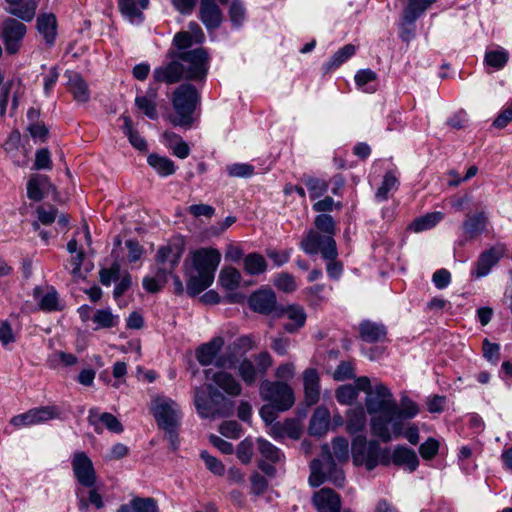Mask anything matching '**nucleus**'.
I'll list each match as a JSON object with an SVG mask.
<instances>
[{"label":"nucleus","instance_id":"nucleus-42","mask_svg":"<svg viewBox=\"0 0 512 512\" xmlns=\"http://www.w3.org/2000/svg\"><path fill=\"white\" fill-rule=\"evenodd\" d=\"M499 261V255L496 253L494 249H490L488 251L483 252L476 265V269L473 271V275L476 278H481L486 276L491 268Z\"/></svg>","mask_w":512,"mask_h":512},{"label":"nucleus","instance_id":"nucleus-29","mask_svg":"<svg viewBox=\"0 0 512 512\" xmlns=\"http://www.w3.org/2000/svg\"><path fill=\"white\" fill-rule=\"evenodd\" d=\"M156 100L157 90L150 88L147 93L136 96L135 106L148 118L156 119L158 116Z\"/></svg>","mask_w":512,"mask_h":512},{"label":"nucleus","instance_id":"nucleus-18","mask_svg":"<svg viewBox=\"0 0 512 512\" xmlns=\"http://www.w3.org/2000/svg\"><path fill=\"white\" fill-rule=\"evenodd\" d=\"M198 17L208 30L219 28L223 20L222 11L215 0H200Z\"/></svg>","mask_w":512,"mask_h":512},{"label":"nucleus","instance_id":"nucleus-58","mask_svg":"<svg viewBox=\"0 0 512 512\" xmlns=\"http://www.w3.org/2000/svg\"><path fill=\"white\" fill-rule=\"evenodd\" d=\"M273 283L278 290L285 293H291L297 288L294 276L286 272L279 273Z\"/></svg>","mask_w":512,"mask_h":512},{"label":"nucleus","instance_id":"nucleus-7","mask_svg":"<svg viewBox=\"0 0 512 512\" xmlns=\"http://www.w3.org/2000/svg\"><path fill=\"white\" fill-rule=\"evenodd\" d=\"M259 392L261 398L273 404L278 411L289 410L295 402L292 388L281 381H264L260 385Z\"/></svg>","mask_w":512,"mask_h":512},{"label":"nucleus","instance_id":"nucleus-24","mask_svg":"<svg viewBox=\"0 0 512 512\" xmlns=\"http://www.w3.org/2000/svg\"><path fill=\"white\" fill-rule=\"evenodd\" d=\"M68 90L72 93L74 99L78 102H87L90 98L88 85L82 76L75 71H66Z\"/></svg>","mask_w":512,"mask_h":512},{"label":"nucleus","instance_id":"nucleus-35","mask_svg":"<svg viewBox=\"0 0 512 512\" xmlns=\"http://www.w3.org/2000/svg\"><path fill=\"white\" fill-rule=\"evenodd\" d=\"M283 314L293 322L284 325V329L287 332L294 333L305 325L307 315L302 306L296 304L289 305L283 310Z\"/></svg>","mask_w":512,"mask_h":512},{"label":"nucleus","instance_id":"nucleus-62","mask_svg":"<svg viewBox=\"0 0 512 512\" xmlns=\"http://www.w3.org/2000/svg\"><path fill=\"white\" fill-rule=\"evenodd\" d=\"M227 172L231 177L248 178L254 174V167L247 163H234L227 166Z\"/></svg>","mask_w":512,"mask_h":512},{"label":"nucleus","instance_id":"nucleus-15","mask_svg":"<svg viewBox=\"0 0 512 512\" xmlns=\"http://www.w3.org/2000/svg\"><path fill=\"white\" fill-rule=\"evenodd\" d=\"M72 470L79 484L92 488L96 483V472L91 459L84 452H76L72 458Z\"/></svg>","mask_w":512,"mask_h":512},{"label":"nucleus","instance_id":"nucleus-60","mask_svg":"<svg viewBox=\"0 0 512 512\" xmlns=\"http://www.w3.org/2000/svg\"><path fill=\"white\" fill-rule=\"evenodd\" d=\"M245 7L240 0H233L230 9H229V17L230 21L234 26L240 27L245 20Z\"/></svg>","mask_w":512,"mask_h":512},{"label":"nucleus","instance_id":"nucleus-4","mask_svg":"<svg viewBox=\"0 0 512 512\" xmlns=\"http://www.w3.org/2000/svg\"><path fill=\"white\" fill-rule=\"evenodd\" d=\"M175 115L170 117L174 126L191 128L195 118L194 112L200 102V95L191 84H182L175 89L171 98Z\"/></svg>","mask_w":512,"mask_h":512},{"label":"nucleus","instance_id":"nucleus-45","mask_svg":"<svg viewBox=\"0 0 512 512\" xmlns=\"http://www.w3.org/2000/svg\"><path fill=\"white\" fill-rule=\"evenodd\" d=\"M233 368L237 369L238 375L249 386L253 385L260 376L255 364L248 358L242 359L237 366L234 364Z\"/></svg>","mask_w":512,"mask_h":512},{"label":"nucleus","instance_id":"nucleus-10","mask_svg":"<svg viewBox=\"0 0 512 512\" xmlns=\"http://www.w3.org/2000/svg\"><path fill=\"white\" fill-rule=\"evenodd\" d=\"M301 249L309 255L321 253L324 259H336L338 253L336 242L331 235H321L316 230H309L300 243Z\"/></svg>","mask_w":512,"mask_h":512},{"label":"nucleus","instance_id":"nucleus-9","mask_svg":"<svg viewBox=\"0 0 512 512\" xmlns=\"http://www.w3.org/2000/svg\"><path fill=\"white\" fill-rule=\"evenodd\" d=\"M224 345L222 337H214L209 342L200 345L196 350V359L202 366L211 364L219 368L234 367V356L218 355Z\"/></svg>","mask_w":512,"mask_h":512},{"label":"nucleus","instance_id":"nucleus-54","mask_svg":"<svg viewBox=\"0 0 512 512\" xmlns=\"http://www.w3.org/2000/svg\"><path fill=\"white\" fill-rule=\"evenodd\" d=\"M124 120V133L129 138L130 143L138 150H146L147 144L143 137L132 128L131 119L128 116H123Z\"/></svg>","mask_w":512,"mask_h":512},{"label":"nucleus","instance_id":"nucleus-61","mask_svg":"<svg viewBox=\"0 0 512 512\" xmlns=\"http://www.w3.org/2000/svg\"><path fill=\"white\" fill-rule=\"evenodd\" d=\"M358 387L351 385H343L336 391V399L341 404H350L356 400L358 396Z\"/></svg>","mask_w":512,"mask_h":512},{"label":"nucleus","instance_id":"nucleus-32","mask_svg":"<svg viewBox=\"0 0 512 512\" xmlns=\"http://www.w3.org/2000/svg\"><path fill=\"white\" fill-rule=\"evenodd\" d=\"M37 30L48 45H52L57 36V21L54 14H41L37 18Z\"/></svg>","mask_w":512,"mask_h":512},{"label":"nucleus","instance_id":"nucleus-63","mask_svg":"<svg viewBox=\"0 0 512 512\" xmlns=\"http://www.w3.org/2000/svg\"><path fill=\"white\" fill-rule=\"evenodd\" d=\"M315 226L318 230L322 231L324 235H331L335 233V225L333 218L327 214H320L315 218Z\"/></svg>","mask_w":512,"mask_h":512},{"label":"nucleus","instance_id":"nucleus-64","mask_svg":"<svg viewBox=\"0 0 512 512\" xmlns=\"http://www.w3.org/2000/svg\"><path fill=\"white\" fill-rule=\"evenodd\" d=\"M237 458L241 461L243 464L250 463L253 455V443L249 439H244L241 441L236 450Z\"/></svg>","mask_w":512,"mask_h":512},{"label":"nucleus","instance_id":"nucleus-12","mask_svg":"<svg viewBox=\"0 0 512 512\" xmlns=\"http://www.w3.org/2000/svg\"><path fill=\"white\" fill-rule=\"evenodd\" d=\"M166 60L165 63L154 69V80L159 83L174 84L185 79L184 64L178 59V52L169 50Z\"/></svg>","mask_w":512,"mask_h":512},{"label":"nucleus","instance_id":"nucleus-11","mask_svg":"<svg viewBox=\"0 0 512 512\" xmlns=\"http://www.w3.org/2000/svg\"><path fill=\"white\" fill-rule=\"evenodd\" d=\"M61 409L56 405H48L32 408L25 413L13 416L10 424L17 429L40 425L50 420L60 418Z\"/></svg>","mask_w":512,"mask_h":512},{"label":"nucleus","instance_id":"nucleus-53","mask_svg":"<svg viewBox=\"0 0 512 512\" xmlns=\"http://www.w3.org/2000/svg\"><path fill=\"white\" fill-rule=\"evenodd\" d=\"M168 276L163 271L157 269L154 277H145L143 279V287L150 293L159 292L167 283Z\"/></svg>","mask_w":512,"mask_h":512},{"label":"nucleus","instance_id":"nucleus-27","mask_svg":"<svg viewBox=\"0 0 512 512\" xmlns=\"http://www.w3.org/2000/svg\"><path fill=\"white\" fill-rule=\"evenodd\" d=\"M33 296L38 301L39 308L43 311L51 312L60 309L58 293L53 287H47L46 290L35 287Z\"/></svg>","mask_w":512,"mask_h":512},{"label":"nucleus","instance_id":"nucleus-38","mask_svg":"<svg viewBox=\"0 0 512 512\" xmlns=\"http://www.w3.org/2000/svg\"><path fill=\"white\" fill-rule=\"evenodd\" d=\"M360 337L362 340L373 343L381 341L386 336V328L382 324L371 321H364L359 326Z\"/></svg>","mask_w":512,"mask_h":512},{"label":"nucleus","instance_id":"nucleus-44","mask_svg":"<svg viewBox=\"0 0 512 512\" xmlns=\"http://www.w3.org/2000/svg\"><path fill=\"white\" fill-rule=\"evenodd\" d=\"M267 267L265 258L259 253H250L243 259V268L249 275H260L267 270Z\"/></svg>","mask_w":512,"mask_h":512},{"label":"nucleus","instance_id":"nucleus-14","mask_svg":"<svg viewBox=\"0 0 512 512\" xmlns=\"http://www.w3.org/2000/svg\"><path fill=\"white\" fill-rule=\"evenodd\" d=\"M26 31V26L14 18H8L4 21L1 39L8 54L19 52Z\"/></svg>","mask_w":512,"mask_h":512},{"label":"nucleus","instance_id":"nucleus-36","mask_svg":"<svg viewBox=\"0 0 512 512\" xmlns=\"http://www.w3.org/2000/svg\"><path fill=\"white\" fill-rule=\"evenodd\" d=\"M117 512H159V509L154 498L134 497L128 504L121 505Z\"/></svg>","mask_w":512,"mask_h":512},{"label":"nucleus","instance_id":"nucleus-21","mask_svg":"<svg viewBox=\"0 0 512 512\" xmlns=\"http://www.w3.org/2000/svg\"><path fill=\"white\" fill-rule=\"evenodd\" d=\"M89 423L94 427L97 433H101L103 426L113 433L123 432V426L120 421L111 413H100L98 409H90L88 415Z\"/></svg>","mask_w":512,"mask_h":512},{"label":"nucleus","instance_id":"nucleus-1","mask_svg":"<svg viewBox=\"0 0 512 512\" xmlns=\"http://www.w3.org/2000/svg\"><path fill=\"white\" fill-rule=\"evenodd\" d=\"M357 387L365 393V408L370 415L371 433L382 442L398 439L403 431V420L414 418L420 412L416 402L408 397L398 403L392 391L382 382L362 376L357 379Z\"/></svg>","mask_w":512,"mask_h":512},{"label":"nucleus","instance_id":"nucleus-50","mask_svg":"<svg viewBox=\"0 0 512 512\" xmlns=\"http://www.w3.org/2000/svg\"><path fill=\"white\" fill-rule=\"evenodd\" d=\"M93 322L100 328H112L118 325L119 317L113 315L110 309L97 310L92 318Z\"/></svg>","mask_w":512,"mask_h":512},{"label":"nucleus","instance_id":"nucleus-56","mask_svg":"<svg viewBox=\"0 0 512 512\" xmlns=\"http://www.w3.org/2000/svg\"><path fill=\"white\" fill-rule=\"evenodd\" d=\"M47 179L42 176L32 177L27 183V196L34 201H40L43 198L42 187Z\"/></svg>","mask_w":512,"mask_h":512},{"label":"nucleus","instance_id":"nucleus-3","mask_svg":"<svg viewBox=\"0 0 512 512\" xmlns=\"http://www.w3.org/2000/svg\"><path fill=\"white\" fill-rule=\"evenodd\" d=\"M191 259L193 270L188 274L187 293L196 296L213 283L221 255L217 249L201 248L192 253Z\"/></svg>","mask_w":512,"mask_h":512},{"label":"nucleus","instance_id":"nucleus-2","mask_svg":"<svg viewBox=\"0 0 512 512\" xmlns=\"http://www.w3.org/2000/svg\"><path fill=\"white\" fill-rule=\"evenodd\" d=\"M331 453L328 445L322 446V460L314 459L310 463L309 483L313 487L320 486L325 481H330L337 487H342L345 482L343 471L336 466L334 458L339 463L349 459V443L344 437H336L332 442Z\"/></svg>","mask_w":512,"mask_h":512},{"label":"nucleus","instance_id":"nucleus-5","mask_svg":"<svg viewBox=\"0 0 512 512\" xmlns=\"http://www.w3.org/2000/svg\"><path fill=\"white\" fill-rule=\"evenodd\" d=\"M351 454L353 463L356 466H365L371 471L379 464L388 466L390 464V451L382 449L377 440L367 441L365 436H356L352 440Z\"/></svg>","mask_w":512,"mask_h":512},{"label":"nucleus","instance_id":"nucleus-47","mask_svg":"<svg viewBox=\"0 0 512 512\" xmlns=\"http://www.w3.org/2000/svg\"><path fill=\"white\" fill-rule=\"evenodd\" d=\"M241 280V273L234 267L223 268L219 274V283L226 290H235Z\"/></svg>","mask_w":512,"mask_h":512},{"label":"nucleus","instance_id":"nucleus-49","mask_svg":"<svg viewBox=\"0 0 512 512\" xmlns=\"http://www.w3.org/2000/svg\"><path fill=\"white\" fill-rule=\"evenodd\" d=\"M398 185L399 181L397 175L392 171L387 172L383 177L381 186L376 191V199L378 201L387 200L389 192L395 191L398 188Z\"/></svg>","mask_w":512,"mask_h":512},{"label":"nucleus","instance_id":"nucleus-34","mask_svg":"<svg viewBox=\"0 0 512 512\" xmlns=\"http://www.w3.org/2000/svg\"><path fill=\"white\" fill-rule=\"evenodd\" d=\"M436 0H407L403 10V21L413 24Z\"/></svg>","mask_w":512,"mask_h":512},{"label":"nucleus","instance_id":"nucleus-17","mask_svg":"<svg viewBox=\"0 0 512 512\" xmlns=\"http://www.w3.org/2000/svg\"><path fill=\"white\" fill-rule=\"evenodd\" d=\"M248 304L254 312L269 315L276 310L277 299L272 289L262 288L250 295Z\"/></svg>","mask_w":512,"mask_h":512},{"label":"nucleus","instance_id":"nucleus-46","mask_svg":"<svg viewBox=\"0 0 512 512\" xmlns=\"http://www.w3.org/2000/svg\"><path fill=\"white\" fill-rule=\"evenodd\" d=\"M194 403L198 413L204 418H214L217 414V409L211 404V400L207 397L205 392L197 389L195 392Z\"/></svg>","mask_w":512,"mask_h":512},{"label":"nucleus","instance_id":"nucleus-41","mask_svg":"<svg viewBox=\"0 0 512 512\" xmlns=\"http://www.w3.org/2000/svg\"><path fill=\"white\" fill-rule=\"evenodd\" d=\"M356 53V47L353 44H347L337 50L328 62L323 65L325 73L331 72L345 63Z\"/></svg>","mask_w":512,"mask_h":512},{"label":"nucleus","instance_id":"nucleus-25","mask_svg":"<svg viewBox=\"0 0 512 512\" xmlns=\"http://www.w3.org/2000/svg\"><path fill=\"white\" fill-rule=\"evenodd\" d=\"M390 463L397 466H403L410 472H413L419 465V459L414 450L398 445L390 455Z\"/></svg>","mask_w":512,"mask_h":512},{"label":"nucleus","instance_id":"nucleus-37","mask_svg":"<svg viewBox=\"0 0 512 512\" xmlns=\"http://www.w3.org/2000/svg\"><path fill=\"white\" fill-rule=\"evenodd\" d=\"M149 0H119L122 14L131 22L142 21V9L148 7Z\"/></svg>","mask_w":512,"mask_h":512},{"label":"nucleus","instance_id":"nucleus-19","mask_svg":"<svg viewBox=\"0 0 512 512\" xmlns=\"http://www.w3.org/2000/svg\"><path fill=\"white\" fill-rule=\"evenodd\" d=\"M207 379H211L217 387L222 389L226 394L236 397L242 392L239 381L229 372L218 371L212 372L210 369L205 370Z\"/></svg>","mask_w":512,"mask_h":512},{"label":"nucleus","instance_id":"nucleus-20","mask_svg":"<svg viewBox=\"0 0 512 512\" xmlns=\"http://www.w3.org/2000/svg\"><path fill=\"white\" fill-rule=\"evenodd\" d=\"M488 225V216L485 211L467 214L462 223V233L465 240H472L484 233Z\"/></svg>","mask_w":512,"mask_h":512},{"label":"nucleus","instance_id":"nucleus-48","mask_svg":"<svg viewBox=\"0 0 512 512\" xmlns=\"http://www.w3.org/2000/svg\"><path fill=\"white\" fill-rule=\"evenodd\" d=\"M509 60V53L504 48H497L490 50L485 53L484 63L485 65L495 69H502Z\"/></svg>","mask_w":512,"mask_h":512},{"label":"nucleus","instance_id":"nucleus-26","mask_svg":"<svg viewBox=\"0 0 512 512\" xmlns=\"http://www.w3.org/2000/svg\"><path fill=\"white\" fill-rule=\"evenodd\" d=\"M268 434L274 439L289 437L298 439L301 435V427L295 419H285L282 422H275L269 427Z\"/></svg>","mask_w":512,"mask_h":512},{"label":"nucleus","instance_id":"nucleus-55","mask_svg":"<svg viewBox=\"0 0 512 512\" xmlns=\"http://www.w3.org/2000/svg\"><path fill=\"white\" fill-rule=\"evenodd\" d=\"M304 183L309 191L311 199L321 197L328 190V182L316 177H308Z\"/></svg>","mask_w":512,"mask_h":512},{"label":"nucleus","instance_id":"nucleus-31","mask_svg":"<svg viewBox=\"0 0 512 512\" xmlns=\"http://www.w3.org/2000/svg\"><path fill=\"white\" fill-rule=\"evenodd\" d=\"M76 497L78 500V509L80 512H88L90 505L95 506V508L97 509H101L104 506L102 496L94 488V486L92 488H89V491L87 493L84 490V488H77Z\"/></svg>","mask_w":512,"mask_h":512},{"label":"nucleus","instance_id":"nucleus-30","mask_svg":"<svg viewBox=\"0 0 512 512\" xmlns=\"http://www.w3.org/2000/svg\"><path fill=\"white\" fill-rule=\"evenodd\" d=\"M330 424V412L326 407L319 406L315 409L309 425L311 435L322 436L327 433Z\"/></svg>","mask_w":512,"mask_h":512},{"label":"nucleus","instance_id":"nucleus-43","mask_svg":"<svg viewBox=\"0 0 512 512\" xmlns=\"http://www.w3.org/2000/svg\"><path fill=\"white\" fill-rule=\"evenodd\" d=\"M147 162L162 177L172 175L176 171L174 162L165 156L150 154Z\"/></svg>","mask_w":512,"mask_h":512},{"label":"nucleus","instance_id":"nucleus-28","mask_svg":"<svg viewBox=\"0 0 512 512\" xmlns=\"http://www.w3.org/2000/svg\"><path fill=\"white\" fill-rule=\"evenodd\" d=\"M303 383L307 404H315L320 394L318 372L313 368L306 369L303 373Z\"/></svg>","mask_w":512,"mask_h":512},{"label":"nucleus","instance_id":"nucleus-52","mask_svg":"<svg viewBox=\"0 0 512 512\" xmlns=\"http://www.w3.org/2000/svg\"><path fill=\"white\" fill-rule=\"evenodd\" d=\"M11 7L8 9V12L16 17L24 21H31L36 12L37 3L35 1H29L24 5L20 6V3L17 5H10Z\"/></svg>","mask_w":512,"mask_h":512},{"label":"nucleus","instance_id":"nucleus-57","mask_svg":"<svg viewBox=\"0 0 512 512\" xmlns=\"http://www.w3.org/2000/svg\"><path fill=\"white\" fill-rule=\"evenodd\" d=\"M172 45L173 48H171L170 50H175L176 52H183L190 51L189 48L197 44L196 42H194V38L192 37L191 34H188L185 31H180L174 35Z\"/></svg>","mask_w":512,"mask_h":512},{"label":"nucleus","instance_id":"nucleus-39","mask_svg":"<svg viewBox=\"0 0 512 512\" xmlns=\"http://www.w3.org/2000/svg\"><path fill=\"white\" fill-rule=\"evenodd\" d=\"M366 414L362 407L349 409L346 415V430L349 434H356L365 429Z\"/></svg>","mask_w":512,"mask_h":512},{"label":"nucleus","instance_id":"nucleus-8","mask_svg":"<svg viewBox=\"0 0 512 512\" xmlns=\"http://www.w3.org/2000/svg\"><path fill=\"white\" fill-rule=\"evenodd\" d=\"M150 410L160 428L179 426L182 413L179 405L171 398L165 396L154 397Z\"/></svg>","mask_w":512,"mask_h":512},{"label":"nucleus","instance_id":"nucleus-40","mask_svg":"<svg viewBox=\"0 0 512 512\" xmlns=\"http://www.w3.org/2000/svg\"><path fill=\"white\" fill-rule=\"evenodd\" d=\"M443 218L444 214L440 211L430 212L414 219L409 229L415 233L426 231L435 227Z\"/></svg>","mask_w":512,"mask_h":512},{"label":"nucleus","instance_id":"nucleus-51","mask_svg":"<svg viewBox=\"0 0 512 512\" xmlns=\"http://www.w3.org/2000/svg\"><path fill=\"white\" fill-rule=\"evenodd\" d=\"M356 85L362 89L364 92L372 93L376 90L375 86L370 85L372 82H375L377 79V75L371 69H363L359 70L355 77Z\"/></svg>","mask_w":512,"mask_h":512},{"label":"nucleus","instance_id":"nucleus-59","mask_svg":"<svg viewBox=\"0 0 512 512\" xmlns=\"http://www.w3.org/2000/svg\"><path fill=\"white\" fill-rule=\"evenodd\" d=\"M200 457L206 468L216 476H223L225 473L224 464L216 457L210 455L207 451H202Z\"/></svg>","mask_w":512,"mask_h":512},{"label":"nucleus","instance_id":"nucleus-33","mask_svg":"<svg viewBox=\"0 0 512 512\" xmlns=\"http://www.w3.org/2000/svg\"><path fill=\"white\" fill-rule=\"evenodd\" d=\"M162 138L163 143L172 151L173 155L180 159H185L189 156L190 147L181 136L172 131H166L163 133Z\"/></svg>","mask_w":512,"mask_h":512},{"label":"nucleus","instance_id":"nucleus-16","mask_svg":"<svg viewBox=\"0 0 512 512\" xmlns=\"http://www.w3.org/2000/svg\"><path fill=\"white\" fill-rule=\"evenodd\" d=\"M257 449L262 458L258 464L259 469L266 475L273 477L276 470L272 464L282 462L284 459L283 453L279 448L263 438L257 439Z\"/></svg>","mask_w":512,"mask_h":512},{"label":"nucleus","instance_id":"nucleus-6","mask_svg":"<svg viewBox=\"0 0 512 512\" xmlns=\"http://www.w3.org/2000/svg\"><path fill=\"white\" fill-rule=\"evenodd\" d=\"M178 59L184 64L186 80L205 81L210 67V56L206 49L199 47L178 52Z\"/></svg>","mask_w":512,"mask_h":512},{"label":"nucleus","instance_id":"nucleus-23","mask_svg":"<svg viewBox=\"0 0 512 512\" xmlns=\"http://www.w3.org/2000/svg\"><path fill=\"white\" fill-rule=\"evenodd\" d=\"M25 87L18 79L11 80L1 91L0 115H4L8 102L11 101V109L14 111L19 105V100L24 95Z\"/></svg>","mask_w":512,"mask_h":512},{"label":"nucleus","instance_id":"nucleus-22","mask_svg":"<svg viewBox=\"0 0 512 512\" xmlns=\"http://www.w3.org/2000/svg\"><path fill=\"white\" fill-rule=\"evenodd\" d=\"M312 500L318 512H340L341 498L330 488L315 492Z\"/></svg>","mask_w":512,"mask_h":512},{"label":"nucleus","instance_id":"nucleus-13","mask_svg":"<svg viewBox=\"0 0 512 512\" xmlns=\"http://www.w3.org/2000/svg\"><path fill=\"white\" fill-rule=\"evenodd\" d=\"M184 252V243L181 239L169 242L161 246L156 253V269L171 275L180 262Z\"/></svg>","mask_w":512,"mask_h":512}]
</instances>
